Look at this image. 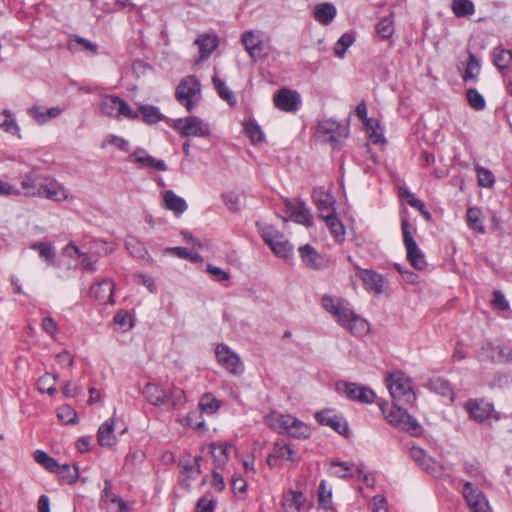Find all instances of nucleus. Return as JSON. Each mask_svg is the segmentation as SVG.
<instances>
[{"instance_id":"nucleus-47","label":"nucleus","mask_w":512,"mask_h":512,"mask_svg":"<svg viewBox=\"0 0 512 512\" xmlns=\"http://www.w3.org/2000/svg\"><path fill=\"white\" fill-rule=\"evenodd\" d=\"M466 99L469 106L476 111H482L486 107V101L484 96L480 94L478 90L475 88L467 89Z\"/></svg>"},{"instance_id":"nucleus-62","label":"nucleus","mask_w":512,"mask_h":512,"mask_svg":"<svg viewBox=\"0 0 512 512\" xmlns=\"http://www.w3.org/2000/svg\"><path fill=\"white\" fill-rule=\"evenodd\" d=\"M216 502L213 499L202 497L197 501L196 511L197 512H214Z\"/></svg>"},{"instance_id":"nucleus-54","label":"nucleus","mask_w":512,"mask_h":512,"mask_svg":"<svg viewBox=\"0 0 512 512\" xmlns=\"http://www.w3.org/2000/svg\"><path fill=\"white\" fill-rule=\"evenodd\" d=\"M376 32L382 39L390 38L394 32L392 16L382 18L376 25Z\"/></svg>"},{"instance_id":"nucleus-28","label":"nucleus","mask_w":512,"mask_h":512,"mask_svg":"<svg viewBox=\"0 0 512 512\" xmlns=\"http://www.w3.org/2000/svg\"><path fill=\"white\" fill-rule=\"evenodd\" d=\"M141 117L142 121L148 125L156 124L160 121L165 120V116L161 113L157 106L150 104H142L135 110Z\"/></svg>"},{"instance_id":"nucleus-25","label":"nucleus","mask_w":512,"mask_h":512,"mask_svg":"<svg viewBox=\"0 0 512 512\" xmlns=\"http://www.w3.org/2000/svg\"><path fill=\"white\" fill-rule=\"evenodd\" d=\"M312 197L320 218L324 219L329 212L335 213L333 199L330 194L325 193L322 189H314Z\"/></svg>"},{"instance_id":"nucleus-44","label":"nucleus","mask_w":512,"mask_h":512,"mask_svg":"<svg viewBox=\"0 0 512 512\" xmlns=\"http://www.w3.org/2000/svg\"><path fill=\"white\" fill-rule=\"evenodd\" d=\"M33 457L35 462L41 465L47 471L55 472L58 470V462L45 451L40 449L35 450Z\"/></svg>"},{"instance_id":"nucleus-27","label":"nucleus","mask_w":512,"mask_h":512,"mask_svg":"<svg viewBox=\"0 0 512 512\" xmlns=\"http://www.w3.org/2000/svg\"><path fill=\"white\" fill-rule=\"evenodd\" d=\"M337 10L331 3L317 4L313 9V17L322 25H329L336 17Z\"/></svg>"},{"instance_id":"nucleus-39","label":"nucleus","mask_w":512,"mask_h":512,"mask_svg":"<svg viewBox=\"0 0 512 512\" xmlns=\"http://www.w3.org/2000/svg\"><path fill=\"white\" fill-rule=\"evenodd\" d=\"M492 56L493 64L500 71L507 69L512 63V51L504 49L501 46L493 49Z\"/></svg>"},{"instance_id":"nucleus-60","label":"nucleus","mask_w":512,"mask_h":512,"mask_svg":"<svg viewBox=\"0 0 512 512\" xmlns=\"http://www.w3.org/2000/svg\"><path fill=\"white\" fill-rule=\"evenodd\" d=\"M106 144H112L124 152H128L130 148V144L126 139L116 135L108 136L107 139L103 142V146Z\"/></svg>"},{"instance_id":"nucleus-50","label":"nucleus","mask_w":512,"mask_h":512,"mask_svg":"<svg viewBox=\"0 0 512 512\" xmlns=\"http://www.w3.org/2000/svg\"><path fill=\"white\" fill-rule=\"evenodd\" d=\"M475 171L477 174V181L479 186L484 188H492L494 186L495 177L489 169L480 165H476Z\"/></svg>"},{"instance_id":"nucleus-8","label":"nucleus","mask_w":512,"mask_h":512,"mask_svg":"<svg viewBox=\"0 0 512 512\" xmlns=\"http://www.w3.org/2000/svg\"><path fill=\"white\" fill-rule=\"evenodd\" d=\"M183 137H207L210 135V126L197 116L173 119L169 124Z\"/></svg>"},{"instance_id":"nucleus-7","label":"nucleus","mask_w":512,"mask_h":512,"mask_svg":"<svg viewBox=\"0 0 512 512\" xmlns=\"http://www.w3.org/2000/svg\"><path fill=\"white\" fill-rule=\"evenodd\" d=\"M101 112L117 120L128 119L135 121L139 119V114L133 110L130 105L117 95H109L103 98L100 103Z\"/></svg>"},{"instance_id":"nucleus-51","label":"nucleus","mask_w":512,"mask_h":512,"mask_svg":"<svg viewBox=\"0 0 512 512\" xmlns=\"http://www.w3.org/2000/svg\"><path fill=\"white\" fill-rule=\"evenodd\" d=\"M116 248V244L112 241H106L104 239H95L93 240L90 249L100 256H106L108 254L113 253L116 250Z\"/></svg>"},{"instance_id":"nucleus-26","label":"nucleus","mask_w":512,"mask_h":512,"mask_svg":"<svg viewBox=\"0 0 512 512\" xmlns=\"http://www.w3.org/2000/svg\"><path fill=\"white\" fill-rule=\"evenodd\" d=\"M43 177L33 173L23 175L21 187L26 196L39 197Z\"/></svg>"},{"instance_id":"nucleus-37","label":"nucleus","mask_w":512,"mask_h":512,"mask_svg":"<svg viewBox=\"0 0 512 512\" xmlns=\"http://www.w3.org/2000/svg\"><path fill=\"white\" fill-rule=\"evenodd\" d=\"M425 386L431 392L439 394L441 396L452 395V387L450 383L442 377H431L430 379H428Z\"/></svg>"},{"instance_id":"nucleus-41","label":"nucleus","mask_w":512,"mask_h":512,"mask_svg":"<svg viewBox=\"0 0 512 512\" xmlns=\"http://www.w3.org/2000/svg\"><path fill=\"white\" fill-rule=\"evenodd\" d=\"M58 380L57 375L45 373L37 381L38 390L41 393H47L49 396H54L57 392L56 383Z\"/></svg>"},{"instance_id":"nucleus-2","label":"nucleus","mask_w":512,"mask_h":512,"mask_svg":"<svg viewBox=\"0 0 512 512\" xmlns=\"http://www.w3.org/2000/svg\"><path fill=\"white\" fill-rule=\"evenodd\" d=\"M265 424L278 434H287L297 439H307L311 435L310 427L300 419L273 411L264 417Z\"/></svg>"},{"instance_id":"nucleus-5","label":"nucleus","mask_w":512,"mask_h":512,"mask_svg":"<svg viewBox=\"0 0 512 512\" xmlns=\"http://www.w3.org/2000/svg\"><path fill=\"white\" fill-rule=\"evenodd\" d=\"M175 98L188 112H192L202 99L198 78L194 75L184 77L176 87Z\"/></svg>"},{"instance_id":"nucleus-55","label":"nucleus","mask_w":512,"mask_h":512,"mask_svg":"<svg viewBox=\"0 0 512 512\" xmlns=\"http://www.w3.org/2000/svg\"><path fill=\"white\" fill-rule=\"evenodd\" d=\"M332 473L336 477L344 478L347 476H354V465L345 461H335L331 463Z\"/></svg>"},{"instance_id":"nucleus-61","label":"nucleus","mask_w":512,"mask_h":512,"mask_svg":"<svg viewBox=\"0 0 512 512\" xmlns=\"http://www.w3.org/2000/svg\"><path fill=\"white\" fill-rule=\"evenodd\" d=\"M492 303L495 308L501 311L509 309V302L507 301L505 295L499 290L493 292Z\"/></svg>"},{"instance_id":"nucleus-24","label":"nucleus","mask_w":512,"mask_h":512,"mask_svg":"<svg viewBox=\"0 0 512 512\" xmlns=\"http://www.w3.org/2000/svg\"><path fill=\"white\" fill-rule=\"evenodd\" d=\"M146 400L156 406L161 407L168 403V393L159 385L154 383H147L142 391Z\"/></svg>"},{"instance_id":"nucleus-17","label":"nucleus","mask_w":512,"mask_h":512,"mask_svg":"<svg viewBox=\"0 0 512 512\" xmlns=\"http://www.w3.org/2000/svg\"><path fill=\"white\" fill-rule=\"evenodd\" d=\"M129 161L136 164L138 169L167 170V165L162 159L149 155L144 148L134 150L129 157Z\"/></svg>"},{"instance_id":"nucleus-64","label":"nucleus","mask_w":512,"mask_h":512,"mask_svg":"<svg viewBox=\"0 0 512 512\" xmlns=\"http://www.w3.org/2000/svg\"><path fill=\"white\" fill-rule=\"evenodd\" d=\"M472 512H492L489 502L486 497L479 501L473 502L468 506Z\"/></svg>"},{"instance_id":"nucleus-48","label":"nucleus","mask_w":512,"mask_h":512,"mask_svg":"<svg viewBox=\"0 0 512 512\" xmlns=\"http://www.w3.org/2000/svg\"><path fill=\"white\" fill-rule=\"evenodd\" d=\"M54 473H57L59 478L68 483L73 484L78 479V468L72 467L69 464L59 465L58 464V470H56Z\"/></svg>"},{"instance_id":"nucleus-63","label":"nucleus","mask_w":512,"mask_h":512,"mask_svg":"<svg viewBox=\"0 0 512 512\" xmlns=\"http://www.w3.org/2000/svg\"><path fill=\"white\" fill-rule=\"evenodd\" d=\"M28 114L40 125L46 123L45 109L40 106H32L28 109Z\"/></svg>"},{"instance_id":"nucleus-34","label":"nucleus","mask_w":512,"mask_h":512,"mask_svg":"<svg viewBox=\"0 0 512 512\" xmlns=\"http://www.w3.org/2000/svg\"><path fill=\"white\" fill-rule=\"evenodd\" d=\"M0 129L6 133L17 135L19 138L21 137L20 127L9 109L0 112Z\"/></svg>"},{"instance_id":"nucleus-10","label":"nucleus","mask_w":512,"mask_h":512,"mask_svg":"<svg viewBox=\"0 0 512 512\" xmlns=\"http://www.w3.org/2000/svg\"><path fill=\"white\" fill-rule=\"evenodd\" d=\"M218 363L230 374L241 376L244 373V364L240 356L226 344H218L215 349Z\"/></svg>"},{"instance_id":"nucleus-53","label":"nucleus","mask_w":512,"mask_h":512,"mask_svg":"<svg viewBox=\"0 0 512 512\" xmlns=\"http://www.w3.org/2000/svg\"><path fill=\"white\" fill-rule=\"evenodd\" d=\"M355 42V37L351 33H344L334 46V53L338 58H343L347 49Z\"/></svg>"},{"instance_id":"nucleus-14","label":"nucleus","mask_w":512,"mask_h":512,"mask_svg":"<svg viewBox=\"0 0 512 512\" xmlns=\"http://www.w3.org/2000/svg\"><path fill=\"white\" fill-rule=\"evenodd\" d=\"M274 106L280 111L293 113L296 112L301 104L300 94L289 88H281L273 97Z\"/></svg>"},{"instance_id":"nucleus-45","label":"nucleus","mask_w":512,"mask_h":512,"mask_svg":"<svg viewBox=\"0 0 512 512\" xmlns=\"http://www.w3.org/2000/svg\"><path fill=\"white\" fill-rule=\"evenodd\" d=\"M212 82L214 85V88L216 89L219 97L222 100L227 101V103L230 106H233L236 104V99L232 93V91L226 86L225 82L220 79L218 76H213Z\"/></svg>"},{"instance_id":"nucleus-21","label":"nucleus","mask_w":512,"mask_h":512,"mask_svg":"<svg viewBox=\"0 0 512 512\" xmlns=\"http://www.w3.org/2000/svg\"><path fill=\"white\" fill-rule=\"evenodd\" d=\"M299 255L302 262L310 269L323 270L328 267V260L320 255L310 244L299 248Z\"/></svg>"},{"instance_id":"nucleus-1","label":"nucleus","mask_w":512,"mask_h":512,"mask_svg":"<svg viewBox=\"0 0 512 512\" xmlns=\"http://www.w3.org/2000/svg\"><path fill=\"white\" fill-rule=\"evenodd\" d=\"M321 306L341 327L349 330L353 335L363 336L368 332V322L355 313L346 299L324 294L321 297Z\"/></svg>"},{"instance_id":"nucleus-36","label":"nucleus","mask_w":512,"mask_h":512,"mask_svg":"<svg viewBox=\"0 0 512 512\" xmlns=\"http://www.w3.org/2000/svg\"><path fill=\"white\" fill-rule=\"evenodd\" d=\"M195 43L199 47L201 60L207 59L218 46L217 38L208 34L200 35Z\"/></svg>"},{"instance_id":"nucleus-3","label":"nucleus","mask_w":512,"mask_h":512,"mask_svg":"<svg viewBox=\"0 0 512 512\" xmlns=\"http://www.w3.org/2000/svg\"><path fill=\"white\" fill-rule=\"evenodd\" d=\"M386 385L394 404H413L416 394L413 391L412 381L402 371H395L386 377Z\"/></svg>"},{"instance_id":"nucleus-35","label":"nucleus","mask_w":512,"mask_h":512,"mask_svg":"<svg viewBox=\"0 0 512 512\" xmlns=\"http://www.w3.org/2000/svg\"><path fill=\"white\" fill-rule=\"evenodd\" d=\"M466 219L468 227L480 234L485 233L483 224V214L479 207H469L466 212Z\"/></svg>"},{"instance_id":"nucleus-18","label":"nucleus","mask_w":512,"mask_h":512,"mask_svg":"<svg viewBox=\"0 0 512 512\" xmlns=\"http://www.w3.org/2000/svg\"><path fill=\"white\" fill-rule=\"evenodd\" d=\"M312 506V502L307 500L301 491L289 490L283 496L280 512H300L309 510Z\"/></svg>"},{"instance_id":"nucleus-29","label":"nucleus","mask_w":512,"mask_h":512,"mask_svg":"<svg viewBox=\"0 0 512 512\" xmlns=\"http://www.w3.org/2000/svg\"><path fill=\"white\" fill-rule=\"evenodd\" d=\"M164 207L173 211L176 215H181L187 210V203L184 198L176 195L172 190H167L163 194Z\"/></svg>"},{"instance_id":"nucleus-9","label":"nucleus","mask_w":512,"mask_h":512,"mask_svg":"<svg viewBox=\"0 0 512 512\" xmlns=\"http://www.w3.org/2000/svg\"><path fill=\"white\" fill-rule=\"evenodd\" d=\"M410 227L411 225L408 220L403 219L401 222V229L403 235V243L407 252V260L415 269L423 270L426 267L427 262L423 252L418 247L410 232Z\"/></svg>"},{"instance_id":"nucleus-12","label":"nucleus","mask_w":512,"mask_h":512,"mask_svg":"<svg viewBox=\"0 0 512 512\" xmlns=\"http://www.w3.org/2000/svg\"><path fill=\"white\" fill-rule=\"evenodd\" d=\"M355 268L357 276L361 279L367 292L381 295L386 291L388 282L381 274L370 269H362L358 266H355Z\"/></svg>"},{"instance_id":"nucleus-32","label":"nucleus","mask_w":512,"mask_h":512,"mask_svg":"<svg viewBox=\"0 0 512 512\" xmlns=\"http://www.w3.org/2000/svg\"><path fill=\"white\" fill-rule=\"evenodd\" d=\"M67 47L71 52L84 50L89 51L93 55L98 53V45L96 43L78 35H73L70 37L67 43Z\"/></svg>"},{"instance_id":"nucleus-56","label":"nucleus","mask_w":512,"mask_h":512,"mask_svg":"<svg viewBox=\"0 0 512 512\" xmlns=\"http://www.w3.org/2000/svg\"><path fill=\"white\" fill-rule=\"evenodd\" d=\"M226 207L232 211L237 212L241 209L243 195L235 191H231L222 195Z\"/></svg>"},{"instance_id":"nucleus-33","label":"nucleus","mask_w":512,"mask_h":512,"mask_svg":"<svg viewBox=\"0 0 512 512\" xmlns=\"http://www.w3.org/2000/svg\"><path fill=\"white\" fill-rule=\"evenodd\" d=\"M125 247L129 254L137 259L147 260L150 258L147 248L138 238L129 235L125 240Z\"/></svg>"},{"instance_id":"nucleus-30","label":"nucleus","mask_w":512,"mask_h":512,"mask_svg":"<svg viewBox=\"0 0 512 512\" xmlns=\"http://www.w3.org/2000/svg\"><path fill=\"white\" fill-rule=\"evenodd\" d=\"M115 421L113 418L106 420L98 429L97 439L101 446L111 447L116 443L114 436Z\"/></svg>"},{"instance_id":"nucleus-16","label":"nucleus","mask_w":512,"mask_h":512,"mask_svg":"<svg viewBox=\"0 0 512 512\" xmlns=\"http://www.w3.org/2000/svg\"><path fill=\"white\" fill-rule=\"evenodd\" d=\"M241 43L254 62L266 56L263 39L259 33L253 30L243 32L241 35Z\"/></svg>"},{"instance_id":"nucleus-11","label":"nucleus","mask_w":512,"mask_h":512,"mask_svg":"<svg viewBox=\"0 0 512 512\" xmlns=\"http://www.w3.org/2000/svg\"><path fill=\"white\" fill-rule=\"evenodd\" d=\"M315 419L319 424L332 428L342 436L349 435L350 431L346 419L334 409H323L316 412Z\"/></svg>"},{"instance_id":"nucleus-15","label":"nucleus","mask_w":512,"mask_h":512,"mask_svg":"<svg viewBox=\"0 0 512 512\" xmlns=\"http://www.w3.org/2000/svg\"><path fill=\"white\" fill-rule=\"evenodd\" d=\"M40 198L54 202H62L68 199L69 194L62 183L52 177L45 176L42 180Z\"/></svg>"},{"instance_id":"nucleus-22","label":"nucleus","mask_w":512,"mask_h":512,"mask_svg":"<svg viewBox=\"0 0 512 512\" xmlns=\"http://www.w3.org/2000/svg\"><path fill=\"white\" fill-rule=\"evenodd\" d=\"M343 391L347 398L361 403L370 404L373 403L376 398V394L372 389L357 383H345Z\"/></svg>"},{"instance_id":"nucleus-4","label":"nucleus","mask_w":512,"mask_h":512,"mask_svg":"<svg viewBox=\"0 0 512 512\" xmlns=\"http://www.w3.org/2000/svg\"><path fill=\"white\" fill-rule=\"evenodd\" d=\"M401 405L394 404L388 413L383 404H380V409L391 426L411 436H419L422 433V426Z\"/></svg>"},{"instance_id":"nucleus-52","label":"nucleus","mask_w":512,"mask_h":512,"mask_svg":"<svg viewBox=\"0 0 512 512\" xmlns=\"http://www.w3.org/2000/svg\"><path fill=\"white\" fill-rule=\"evenodd\" d=\"M220 406V401L216 399L211 393L204 394L199 401V407L201 411L208 414L215 413L220 408Z\"/></svg>"},{"instance_id":"nucleus-49","label":"nucleus","mask_w":512,"mask_h":512,"mask_svg":"<svg viewBox=\"0 0 512 512\" xmlns=\"http://www.w3.org/2000/svg\"><path fill=\"white\" fill-rule=\"evenodd\" d=\"M244 130L252 144H258L264 141V133L255 121L245 122Z\"/></svg>"},{"instance_id":"nucleus-58","label":"nucleus","mask_w":512,"mask_h":512,"mask_svg":"<svg viewBox=\"0 0 512 512\" xmlns=\"http://www.w3.org/2000/svg\"><path fill=\"white\" fill-rule=\"evenodd\" d=\"M168 393V403L173 407L181 406L186 402V395L183 389L173 386Z\"/></svg>"},{"instance_id":"nucleus-57","label":"nucleus","mask_w":512,"mask_h":512,"mask_svg":"<svg viewBox=\"0 0 512 512\" xmlns=\"http://www.w3.org/2000/svg\"><path fill=\"white\" fill-rule=\"evenodd\" d=\"M211 452L213 457L215 458V461H217L219 464L224 463L229 456V451L232 449L231 444H216L212 443L210 445Z\"/></svg>"},{"instance_id":"nucleus-42","label":"nucleus","mask_w":512,"mask_h":512,"mask_svg":"<svg viewBox=\"0 0 512 512\" xmlns=\"http://www.w3.org/2000/svg\"><path fill=\"white\" fill-rule=\"evenodd\" d=\"M451 9L456 17L462 18L473 15L475 5L471 0H453Z\"/></svg>"},{"instance_id":"nucleus-6","label":"nucleus","mask_w":512,"mask_h":512,"mask_svg":"<svg viewBox=\"0 0 512 512\" xmlns=\"http://www.w3.org/2000/svg\"><path fill=\"white\" fill-rule=\"evenodd\" d=\"M256 226L261 238L276 256L289 258L292 255L293 246L279 230L271 225L260 222H257Z\"/></svg>"},{"instance_id":"nucleus-20","label":"nucleus","mask_w":512,"mask_h":512,"mask_svg":"<svg viewBox=\"0 0 512 512\" xmlns=\"http://www.w3.org/2000/svg\"><path fill=\"white\" fill-rule=\"evenodd\" d=\"M114 288V282L106 278L91 286L90 295L100 304H114Z\"/></svg>"},{"instance_id":"nucleus-13","label":"nucleus","mask_w":512,"mask_h":512,"mask_svg":"<svg viewBox=\"0 0 512 512\" xmlns=\"http://www.w3.org/2000/svg\"><path fill=\"white\" fill-rule=\"evenodd\" d=\"M413 461L428 474L439 478L443 475V467L429 456L424 449L419 446H412L409 451Z\"/></svg>"},{"instance_id":"nucleus-46","label":"nucleus","mask_w":512,"mask_h":512,"mask_svg":"<svg viewBox=\"0 0 512 512\" xmlns=\"http://www.w3.org/2000/svg\"><path fill=\"white\" fill-rule=\"evenodd\" d=\"M31 249L38 251L39 256L48 262L50 265L55 263V251L50 243L35 242L31 245Z\"/></svg>"},{"instance_id":"nucleus-40","label":"nucleus","mask_w":512,"mask_h":512,"mask_svg":"<svg viewBox=\"0 0 512 512\" xmlns=\"http://www.w3.org/2000/svg\"><path fill=\"white\" fill-rule=\"evenodd\" d=\"M330 230V233L337 241H343L345 236V228L343 223L338 219L335 213L329 212L328 216L323 219Z\"/></svg>"},{"instance_id":"nucleus-43","label":"nucleus","mask_w":512,"mask_h":512,"mask_svg":"<svg viewBox=\"0 0 512 512\" xmlns=\"http://www.w3.org/2000/svg\"><path fill=\"white\" fill-rule=\"evenodd\" d=\"M461 492L468 506L473 502L479 501L480 499L486 497L477 486L469 481H465L463 483V489Z\"/></svg>"},{"instance_id":"nucleus-23","label":"nucleus","mask_w":512,"mask_h":512,"mask_svg":"<svg viewBox=\"0 0 512 512\" xmlns=\"http://www.w3.org/2000/svg\"><path fill=\"white\" fill-rule=\"evenodd\" d=\"M287 208L290 211V216L294 222L305 225L306 227H311L313 225L310 209L303 201H298L296 203L288 202Z\"/></svg>"},{"instance_id":"nucleus-59","label":"nucleus","mask_w":512,"mask_h":512,"mask_svg":"<svg viewBox=\"0 0 512 512\" xmlns=\"http://www.w3.org/2000/svg\"><path fill=\"white\" fill-rule=\"evenodd\" d=\"M58 418L65 424H71L76 421L77 414L70 406H63L58 409Z\"/></svg>"},{"instance_id":"nucleus-19","label":"nucleus","mask_w":512,"mask_h":512,"mask_svg":"<svg viewBox=\"0 0 512 512\" xmlns=\"http://www.w3.org/2000/svg\"><path fill=\"white\" fill-rule=\"evenodd\" d=\"M464 407L469 414V417L478 423H482L489 419L490 415L494 411V406L492 403L478 399L468 400Z\"/></svg>"},{"instance_id":"nucleus-38","label":"nucleus","mask_w":512,"mask_h":512,"mask_svg":"<svg viewBox=\"0 0 512 512\" xmlns=\"http://www.w3.org/2000/svg\"><path fill=\"white\" fill-rule=\"evenodd\" d=\"M481 70L480 60L475 54L469 52V60L467 62L465 71L462 75V80L467 83L469 81H477Z\"/></svg>"},{"instance_id":"nucleus-31","label":"nucleus","mask_w":512,"mask_h":512,"mask_svg":"<svg viewBox=\"0 0 512 512\" xmlns=\"http://www.w3.org/2000/svg\"><path fill=\"white\" fill-rule=\"evenodd\" d=\"M273 452L277 460H286L292 464H296L298 462L297 451L292 447V445L284 441H276L273 446Z\"/></svg>"}]
</instances>
